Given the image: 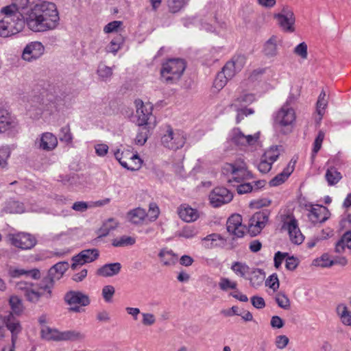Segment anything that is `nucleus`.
Masks as SVG:
<instances>
[{
	"label": "nucleus",
	"mask_w": 351,
	"mask_h": 351,
	"mask_svg": "<svg viewBox=\"0 0 351 351\" xmlns=\"http://www.w3.org/2000/svg\"><path fill=\"white\" fill-rule=\"evenodd\" d=\"M140 128L138 131L137 135L135 138V143L138 145H143L149 136L150 129L154 128V127H148V126H139Z\"/></svg>",
	"instance_id": "obj_35"
},
{
	"label": "nucleus",
	"mask_w": 351,
	"mask_h": 351,
	"mask_svg": "<svg viewBox=\"0 0 351 351\" xmlns=\"http://www.w3.org/2000/svg\"><path fill=\"white\" fill-rule=\"evenodd\" d=\"M68 267L67 262H59L49 269L47 275L37 285L21 281L16 284V288L23 292L27 301L34 304L38 303L41 298L50 299L54 281L59 280Z\"/></svg>",
	"instance_id": "obj_2"
},
{
	"label": "nucleus",
	"mask_w": 351,
	"mask_h": 351,
	"mask_svg": "<svg viewBox=\"0 0 351 351\" xmlns=\"http://www.w3.org/2000/svg\"><path fill=\"white\" fill-rule=\"evenodd\" d=\"M219 287L221 290L227 291L228 289L236 290L237 288V283L234 281H231L227 278H221L219 282Z\"/></svg>",
	"instance_id": "obj_52"
},
{
	"label": "nucleus",
	"mask_w": 351,
	"mask_h": 351,
	"mask_svg": "<svg viewBox=\"0 0 351 351\" xmlns=\"http://www.w3.org/2000/svg\"><path fill=\"white\" fill-rule=\"evenodd\" d=\"M230 78L228 77L222 71L219 72L214 80L213 86L217 90L222 89Z\"/></svg>",
	"instance_id": "obj_46"
},
{
	"label": "nucleus",
	"mask_w": 351,
	"mask_h": 351,
	"mask_svg": "<svg viewBox=\"0 0 351 351\" xmlns=\"http://www.w3.org/2000/svg\"><path fill=\"white\" fill-rule=\"evenodd\" d=\"M272 163L263 157L258 165V169L263 173L269 172L271 169Z\"/></svg>",
	"instance_id": "obj_63"
},
{
	"label": "nucleus",
	"mask_w": 351,
	"mask_h": 351,
	"mask_svg": "<svg viewBox=\"0 0 351 351\" xmlns=\"http://www.w3.org/2000/svg\"><path fill=\"white\" fill-rule=\"evenodd\" d=\"M274 18L284 32L291 33L295 31V15L293 10L288 7H283L280 13L274 14Z\"/></svg>",
	"instance_id": "obj_11"
},
{
	"label": "nucleus",
	"mask_w": 351,
	"mask_h": 351,
	"mask_svg": "<svg viewBox=\"0 0 351 351\" xmlns=\"http://www.w3.org/2000/svg\"><path fill=\"white\" fill-rule=\"evenodd\" d=\"M307 45L303 42L298 45L293 50V52L301 57L302 59H306L308 56Z\"/></svg>",
	"instance_id": "obj_58"
},
{
	"label": "nucleus",
	"mask_w": 351,
	"mask_h": 351,
	"mask_svg": "<svg viewBox=\"0 0 351 351\" xmlns=\"http://www.w3.org/2000/svg\"><path fill=\"white\" fill-rule=\"evenodd\" d=\"M189 0H167V6L171 13H177L188 3Z\"/></svg>",
	"instance_id": "obj_40"
},
{
	"label": "nucleus",
	"mask_w": 351,
	"mask_h": 351,
	"mask_svg": "<svg viewBox=\"0 0 351 351\" xmlns=\"http://www.w3.org/2000/svg\"><path fill=\"white\" fill-rule=\"evenodd\" d=\"M295 163V161L293 162L292 160L290 161L287 167L284 169L282 172L276 175L269 181V185L271 186H277L284 183L293 171Z\"/></svg>",
	"instance_id": "obj_24"
},
{
	"label": "nucleus",
	"mask_w": 351,
	"mask_h": 351,
	"mask_svg": "<svg viewBox=\"0 0 351 351\" xmlns=\"http://www.w3.org/2000/svg\"><path fill=\"white\" fill-rule=\"evenodd\" d=\"M315 265L321 267H328L333 265L332 260L329 258L326 254H323L319 258L316 259Z\"/></svg>",
	"instance_id": "obj_59"
},
{
	"label": "nucleus",
	"mask_w": 351,
	"mask_h": 351,
	"mask_svg": "<svg viewBox=\"0 0 351 351\" xmlns=\"http://www.w3.org/2000/svg\"><path fill=\"white\" fill-rule=\"evenodd\" d=\"M325 134L322 130H319L317 137L315 139L313 143V155L312 157L314 158L315 154L319 151L322 147V145L323 141L324 139Z\"/></svg>",
	"instance_id": "obj_54"
},
{
	"label": "nucleus",
	"mask_w": 351,
	"mask_h": 351,
	"mask_svg": "<svg viewBox=\"0 0 351 351\" xmlns=\"http://www.w3.org/2000/svg\"><path fill=\"white\" fill-rule=\"evenodd\" d=\"M115 289L112 285L104 286L102 289V296L106 302L112 301V296L114 295Z\"/></svg>",
	"instance_id": "obj_57"
},
{
	"label": "nucleus",
	"mask_w": 351,
	"mask_h": 351,
	"mask_svg": "<svg viewBox=\"0 0 351 351\" xmlns=\"http://www.w3.org/2000/svg\"><path fill=\"white\" fill-rule=\"evenodd\" d=\"M186 137L183 131L173 130L170 125H166L161 136L162 145L171 150H178L184 147Z\"/></svg>",
	"instance_id": "obj_7"
},
{
	"label": "nucleus",
	"mask_w": 351,
	"mask_h": 351,
	"mask_svg": "<svg viewBox=\"0 0 351 351\" xmlns=\"http://www.w3.org/2000/svg\"><path fill=\"white\" fill-rule=\"evenodd\" d=\"M250 276L247 277L246 279L250 280V283L252 287L257 288L261 286L264 280L265 276L264 273L260 269H250Z\"/></svg>",
	"instance_id": "obj_32"
},
{
	"label": "nucleus",
	"mask_w": 351,
	"mask_h": 351,
	"mask_svg": "<svg viewBox=\"0 0 351 351\" xmlns=\"http://www.w3.org/2000/svg\"><path fill=\"white\" fill-rule=\"evenodd\" d=\"M291 100L292 98L289 97L274 116V125L285 134L291 132L296 118L295 110L290 106Z\"/></svg>",
	"instance_id": "obj_4"
},
{
	"label": "nucleus",
	"mask_w": 351,
	"mask_h": 351,
	"mask_svg": "<svg viewBox=\"0 0 351 351\" xmlns=\"http://www.w3.org/2000/svg\"><path fill=\"white\" fill-rule=\"evenodd\" d=\"M197 234L196 230L192 226L184 227L182 232L180 233V236L186 239H191L194 237Z\"/></svg>",
	"instance_id": "obj_62"
},
{
	"label": "nucleus",
	"mask_w": 351,
	"mask_h": 351,
	"mask_svg": "<svg viewBox=\"0 0 351 351\" xmlns=\"http://www.w3.org/2000/svg\"><path fill=\"white\" fill-rule=\"evenodd\" d=\"M117 225L118 223L115 221L114 219H109L99 229V237L107 236L111 230L117 228Z\"/></svg>",
	"instance_id": "obj_48"
},
{
	"label": "nucleus",
	"mask_w": 351,
	"mask_h": 351,
	"mask_svg": "<svg viewBox=\"0 0 351 351\" xmlns=\"http://www.w3.org/2000/svg\"><path fill=\"white\" fill-rule=\"evenodd\" d=\"M117 225L118 223L115 221L114 219H109L99 229V237L107 236L111 230L117 228Z\"/></svg>",
	"instance_id": "obj_47"
},
{
	"label": "nucleus",
	"mask_w": 351,
	"mask_h": 351,
	"mask_svg": "<svg viewBox=\"0 0 351 351\" xmlns=\"http://www.w3.org/2000/svg\"><path fill=\"white\" fill-rule=\"evenodd\" d=\"M228 232L239 238L242 237L245 232V226L242 225V219L240 215H232L226 223Z\"/></svg>",
	"instance_id": "obj_21"
},
{
	"label": "nucleus",
	"mask_w": 351,
	"mask_h": 351,
	"mask_svg": "<svg viewBox=\"0 0 351 351\" xmlns=\"http://www.w3.org/2000/svg\"><path fill=\"white\" fill-rule=\"evenodd\" d=\"M235 111H237V117L236 121L237 123H240L245 117L247 115L252 114L254 112V110L252 108H247L246 107H241V106H230Z\"/></svg>",
	"instance_id": "obj_44"
},
{
	"label": "nucleus",
	"mask_w": 351,
	"mask_h": 351,
	"mask_svg": "<svg viewBox=\"0 0 351 351\" xmlns=\"http://www.w3.org/2000/svg\"><path fill=\"white\" fill-rule=\"evenodd\" d=\"M135 242V238L130 236H123L120 238L114 239L112 241V245L114 247L129 246L133 245Z\"/></svg>",
	"instance_id": "obj_45"
},
{
	"label": "nucleus",
	"mask_w": 351,
	"mask_h": 351,
	"mask_svg": "<svg viewBox=\"0 0 351 351\" xmlns=\"http://www.w3.org/2000/svg\"><path fill=\"white\" fill-rule=\"evenodd\" d=\"M121 38L120 37L115 38L112 39L106 47V52L115 54L121 49Z\"/></svg>",
	"instance_id": "obj_55"
},
{
	"label": "nucleus",
	"mask_w": 351,
	"mask_h": 351,
	"mask_svg": "<svg viewBox=\"0 0 351 351\" xmlns=\"http://www.w3.org/2000/svg\"><path fill=\"white\" fill-rule=\"evenodd\" d=\"M10 242L14 246L22 250H29L34 247L36 240L28 233L21 232L10 237Z\"/></svg>",
	"instance_id": "obj_17"
},
{
	"label": "nucleus",
	"mask_w": 351,
	"mask_h": 351,
	"mask_svg": "<svg viewBox=\"0 0 351 351\" xmlns=\"http://www.w3.org/2000/svg\"><path fill=\"white\" fill-rule=\"evenodd\" d=\"M160 211L158 206L155 203H151L149 206V211L147 213V215L149 216L150 219L152 221H155L158 215H159Z\"/></svg>",
	"instance_id": "obj_64"
},
{
	"label": "nucleus",
	"mask_w": 351,
	"mask_h": 351,
	"mask_svg": "<svg viewBox=\"0 0 351 351\" xmlns=\"http://www.w3.org/2000/svg\"><path fill=\"white\" fill-rule=\"evenodd\" d=\"M282 228L287 230L289 239L293 243L300 245L303 242L304 237L298 228L295 219H291L289 221H285Z\"/></svg>",
	"instance_id": "obj_20"
},
{
	"label": "nucleus",
	"mask_w": 351,
	"mask_h": 351,
	"mask_svg": "<svg viewBox=\"0 0 351 351\" xmlns=\"http://www.w3.org/2000/svg\"><path fill=\"white\" fill-rule=\"evenodd\" d=\"M280 149L281 146L271 147L265 152L263 157L273 164L278 158Z\"/></svg>",
	"instance_id": "obj_42"
},
{
	"label": "nucleus",
	"mask_w": 351,
	"mask_h": 351,
	"mask_svg": "<svg viewBox=\"0 0 351 351\" xmlns=\"http://www.w3.org/2000/svg\"><path fill=\"white\" fill-rule=\"evenodd\" d=\"M275 300L279 307L285 310H287L290 308V300L285 293H277L275 298Z\"/></svg>",
	"instance_id": "obj_51"
},
{
	"label": "nucleus",
	"mask_w": 351,
	"mask_h": 351,
	"mask_svg": "<svg viewBox=\"0 0 351 351\" xmlns=\"http://www.w3.org/2000/svg\"><path fill=\"white\" fill-rule=\"evenodd\" d=\"M325 178L328 184L332 186L337 184L341 179V175L335 168H330L327 170Z\"/></svg>",
	"instance_id": "obj_38"
},
{
	"label": "nucleus",
	"mask_w": 351,
	"mask_h": 351,
	"mask_svg": "<svg viewBox=\"0 0 351 351\" xmlns=\"http://www.w3.org/2000/svg\"><path fill=\"white\" fill-rule=\"evenodd\" d=\"M44 51L45 47L40 42H31L25 47L21 57L25 61L32 62L40 58Z\"/></svg>",
	"instance_id": "obj_16"
},
{
	"label": "nucleus",
	"mask_w": 351,
	"mask_h": 351,
	"mask_svg": "<svg viewBox=\"0 0 351 351\" xmlns=\"http://www.w3.org/2000/svg\"><path fill=\"white\" fill-rule=\"evenodd\" d=\"M255 95L252 93H243L237 96L230 104V106L246 107L255 101Z\"/></svg>",
	"instance_id": "obj_30"
},
{
	"label": "nucleus",
	"mask_w": 351,
	"mask_h": 351,
	"mask_svg": "<svg viewBox=\"0 0 351 351\" xmlns=\"http://www.w3.org/2000/svg\"><path fill=\"white\" fill-rule=\"evenodd\" d=\"M231 269L236 275L244 278H247V276L250 274V268L247 264L239 261L232 264Z\"/></svg>",
	"instance_id": "obj_33"
},
{
	"label": "nucleus",
	"mask_w": 351,
	"mask_h": 351,
	"mask_svg": "<svg viewBox=\"0 0 351 351\" xmlns=\"http://www.w3.org/2000/svg\"><path fill=\"white\" fill-rule=\"evenodd\" d=\"M136 123L138 126L155 127V119L152 115L153 106L149 103H144L141 99H136Z\"/></svg>",
	"instance_id": "obj_8"
},
{
	"label": "nucleus",
	"mask_w": 351,
	"mask_h": 351,
	"mask_svg": "<svg viewBox=\"0 0 351 351\" xmlns=\"http://www.w3.org/2000/svg\"><path fill=\"white\" fill-rule=\"evenodd\" d=\"M41 337L47 341H62V331L56 328L45 326L40 331Z\"/></svg>",
	"instance_id": "obj_27"
},
{
	"label": "nucleus",
	"mask_w": 351,
	"mask_h": 351,
	"mask_svg": "<svg viewBox=\"0 0 351 351\" xmlns=\"http://www.w3.org/2000/svg\"><path fill=\"white\" fill-rule=\"evenodd\" d=\"M5 208L10 213H22L25 211L23 204L14 200L10 201Z\"/></svg>",
	"instance_id": "obj_50"
},
{
	"label": "nucleus",
	"mask_w": 351,
	"mask_h": 351,
	"mask_svg": "<svg viewBox=\"0 0 351 351\" xmlns=\"http://www.w3.org/2000/svg\"><path fill=\"white\" fill-rule=\"evenodd\" d=\"M57 137L51 132H44L35 141V145L40 150L53 151L58 146Z\"/></svg>",
	"instance_id": "obj_18"
},
{
	"label": "nucleus",
	"mask_w": 351,
	"mask_h": 351,
	"mask_svg": "<svg viewBox=\"0 0 351 351\" xmlns=\"http://www.w3.org/2000/svg\"><path fill=\"white\" fill-rule=\"evenodd\" d=\"M186 69V62L180 58H172L164 62L160 69L161 79L167 84L176 83Z\"/></svg>",
	"instance_id": "obj_5"
},
{
	"label": "nucleus",
	"mask_w": 351,
	"mask_h": 351,
	"mask_svg": "<svg viewBox=\"0 0 351 351\" xmlns=\"http://www.w3.org/2000/svg\"><path fill=\"white\" fill-rule=\"evenodd\" d=\"M19 131L20 127L16 117L12 116L7 110L0 108V134L6 133L14 137Z\"/></svg>",
	"instance_id": "obj_10"
},
{
	"label": "nucleus",
	"mask_w": 351,
	"mask_h": 351,
	"mask_svg": "<svg viewBox=\"0 0 351 351\" xmlns=\"http://www.w3.org/2000/svg\"><path fill=\"white\" fill-rule=\"evenodd\" d=\"M220 239V236L217 234H211L202 239L203 243L205 247L208 249L213 248L214 247L213 242L216 241Z\"/></svg>",
	"instance_id": "obj_60"
},
{
	"label": "nucleus",
	"mask_w": 351,
	"mask_h": 351,
	"mask_svg": "<svg viewBox=\"0 0 351 351\" xmlns=\"http://www.w3.org/2000/svg\"><path fill=\"white\" fill-rule=\"evenodd\" d=\"M259 138V132L254 134H245L239 128L232 130L230 139L233 143L237 145L246 146L254 145Z\"/></svg>",
	"instance_id": "obj_15"
},
{
	"label": "nucleus",
	"mask_w": 351,
	"mask_h": 351,
	"mask_svg": "<svg viewBox=\"0 0 351 351\" xmlns=\"http://www.w3.org/2000/svg\"><path fill=\"white\" fill-rule=\"evenodd\" d=\"M121 269V265L119 263L105 264L97 269V274L104 277H110L118 274Z\"/></svg>",
	"instance_id": "obj_25"
},
{
	"label": "nucleus",
	"mask_w": 351,
	"mask_h": 351,
	"mask_svg": "<svg viewBox=\"0 0 351 351\" xmlns=\"http://www.w3.org/2000/svg\"><path fill=\"white\" fill-rule=\"evenodd\" d=\"M147 216L146 210L141 208H136L127 214V218L129 221L134 224H139L142 223Z\"/></svg>",
	"instance_id": "obj_28"
},
{
	"label": "nucleus",
	"mask_w": 351,
	"mask_h": 351,
	"mask_svg": "<svg viewBox=\"0 0 351 351\" xmlns=\"http://www.w3.org/2000/svg\"><path fill=\"white\" fill-rule=\"evenodd\" d=\"M178 213L180 217L186 222L194 221L199 217L197 210L189 206H181Z\"/></svg>",
	"instance_id": "obj_29"
},
{
	"label": "nucleus",
	"mask_w": 351,
	"mask_h": 351,
	"mask_svg": "<svg viewBox=\"0 0 351 351\" xmlns=\"http://www.w3.org/2000/svg\"><path fill=\"white\" fill-rule=\"evenodd\" d=\"M122 25V22L119 21H114L108 23L104 28V32L106 34L117 32Z\"/></svg>",
	"instance_id": "obj_61"
},
{
	"label": "nucleus",
	"mask_w": 351,
	"mask_h": 351,
	"mask_svg": "<svg viewBox=\"0 0 351 351\" xmlns=\"http://www.w3.org/2000/svg\"><path fill=\"white\" fill-rule=\"evenodd\" d=\"M10 149L8 146L0 147V167L5 168L8 165V160L10 156Z\"/></svg>",
	"instance_id": "obj_53"
},
{
	"label": "nucleus",
	"mask_w": 351,
	"mask_h": 351,
	"mask_svg": "<svg viewBox=\"0 0 351 351\" xmlns=\"http://www.w3.org/2000/svg\"><path fill=\"white\" fill-rule=\"evenodd\" d=\"M9 304L12 312L17 315H21L24 310L22 300L16 295H12L10 298Z\"/></svg>",
	"instance_id": "obj_36"
},
{
	"label": "nucleus",
	"mask_w": 351,
	"mask_h": 351,
	"mask_svg": "<svg viewBox=\"0 0 351 351\" xmlns=\"http://www.w3.org/2000/svg\"><path fill=\"white\" fill-rule=\"evenodd\" d=\"M24 24L35 32L54 29L59 24L56 5L42 0H17Z\"/></svg>",
	"instance_id": "obj_1"
},
{
	"label": "nucleus",
	"mask_w": 351,
	"mask_h": 351,
	"mask_svg": "<svg viewBox=\"0 0 351 351\" xmlns=\"http://www.w3.org/2000/svg\"><path fill=\"white\" fill-rule=\"evenodd\" d=\"M5 326L12 334V342L16 343L17 336L22 330V326L12 313L5 315Z\"/></svg>",
	"instance_id": "obj_23"
},
{
	"label": "nucleus",
	"mask_w": 351,
	"mask_h": 351,
	"mask_svg": "<svg viewBox=\"0 0 351 351\" xmlns=\"http://www.w3.org/2000/svg\"><path fill=\"white\" fill-rule=\"evenodd\" d=\"M85 338V335L76 330L62 331V341H81Z\"/></svg>",
	"instance_id": "obj_34"
},
{
	"label": "nucleus",
	"mask_w": 351,
	"mask_h": 351,
	"mask_svg": "<svg viewBox=\"0 0 351 351\" xmlns=\"http://www.w3.org/2000/svg\"><path fill=\"white\" fill-rule=\"evenodd\" d=\"M59 139L61 142L70 145L73 142V135L69 125L62 127L60 130Z\"/></svg>",
	"instance_id": "obj_39"
},
{
	"label": "nucleus",
	"mask_w": 351,
	"mask_h": 351,
	"mask_svg": "<svg viewBox=\"0 0 351 351\" xmlns=\"http://www.w3.org/2000/svg\"><path fill=\"white\" fill-rule=\"evenodd\" d=\"M65 302L70 306L69 311L81 313L84 311L82 306H86L90 304L89 297L79 291H70L66 293L64 297Z\"/></svg>",
	"instance_id": "obj_9"
},
{
	"label": "nucleus",
	"mask_w": 351,
	"mask_h": 351,
	"mask_svg": "<svg viewBox=\"0 0 351 351\" xmlns=\"http://www.w3.org/2000/svg\"><path fill=\"white\" fill-rule=\"evenodd\" d=\"M330 215V213L326 207L316 205L309 210L308 217L312 223H317L325 222Z\"/></svg>",
	"instance_id": "obj_22"
},
{
	"label": "nucleus",
	"mask_w": 351,
	"mask_h": 351,
	"mask_svg": "<svg viewBox=\"0 0 351 351\" xmlns=\"http://www.w3.org/2000/svg\"><path fill=\"white\" fill-rule=\"evenodd\" d=\"M232 198V193L224 187H216L209 195L210 203L215 208L230 202Z\"/></svg>",
	"instance_id": "obj_13"
},
{
	"label": "nucleus",
	"mask_w": 351,
	"mask_h": 351,
	"mask_svg": "<svg viewBox=\"0 0 351 351\" xmlns=\"http://www.w3.org/2000/svg\"><path fill=\"white\" fill-rule=\"evenodd\" d=\"M235 111H237V117L236 121L237 123H240L245 117L247 115L252 114L254 112V110L252 108H247L246 107H241V106H230Z\"/></svg>",
	"instance_id": "obj_43"
},
{
	"label": "nucleus",
	"mask_w": 351,
	"mask_h": 351,
	"mask_svg": "<svg viewBox=\"0 0 351 351\" xmlns=\"http://www.w3.org/2000/svg\"><path fill=\"white\" fill-rule=\"evenodd\" d=\"M99 256V251L96 248L86 249L81 251L77 255L73 256L71 269H77L78 266L86 263H90L97 260Z\"/></svg>",
	"instance_id": "obj_14"
},
{
	"label": "nucleus",
	"mask_w": 351,
	"mask_h": 351,
	"mask_svg": "<svg viewBox=\"0 0 351 351\" xmlns=\"http://www.w3.org/2000/svg\"><path fill=\"white\" fill-rule=\"evenodd\" d=\"M269 215L270 211L265 209L252 215L248 224L249 232L252 235L256 236L261 232L269 221Z\"/></svg>",
	"instance_id": "obj_12"
},
{
	"label": "nucleus",
	"mask_w": 351,
	"mask_h": 351,
	"mask_svg": "<svg viewBox=\"0 0 351 351\" xmlns=\"http://www.w3.org/2000/svg\"><path fill=\"white\" fill-rule=\"evenodd\" d=\"M280 40L276 36H272L268 39L263 47L264 54L269 58L274 57L278 54V43Z\"/></svg>",
	"instance_id": "obj_26"
},
{
	"label": "nucleus",
	"mask_w": 351,
	"mask_h": 351,
	"mask_svg": "<svg viewBox=\"0 0 351 351\" xmlns=\"http://www.w3.org/2000/svg\"><path fill=\"white\" fill-rule=\"evenodd\" d=\"M17 0H12L10 5L3 7L1 12L4 17L0 21V37L8 38L21 32L24 27Z\"/></svg>",
	"instance_id": "obj_3"
},
{
	"label": "nucleus",
	"mask_w": 351,
	"mask_h": 351,
	"mask_svg": "<svg viewBox=\"0 0 351 351\" xmlns=\"http://www.w3.org/2000/svg\"><path fill=\"white\" fill-rule=\"evenodd\" d=\"M245 63V58L243 55H238L228 61L223 67L222 71L228 77L232 79L237 73L240 71Z\"/></svg>",
	"instance_id": "obj_19"
},
{
	"label": "nucleus",
	"mask_w": 351,
	"mask_h": 351,
	"mask_svg": "<svg viewBox=\"0 0 351 351\" xmlns=\"http://www.w3.org/2000/svg\"><path fill=\"white\" fill-rule=\"evenodd\" d=\"M130 159L132 164L130 166L128 165V167H125V169L131 171H136L141 168L143 160L139 158L137 154H133Z\"/></svg>",
	"instance_id": "obj_56"
},
{
	"label": "nucleus",
	"mask_w": 351,
	"mask_h": 351,
	"mask_svg": "<svg viewBox=\"0 0 351 351\" xmlns=\"http://www.w3.org/2000/svg\"><path fill=\"white\" fill-rule=\"evenodd\" d=\"M221 171L224 175H231V178L228 180L229 183H239L252 178V173L247 169V166L242 158H239L232 163L225 164Z\"/></svg>",
	"instance_id": "obj_6"
},
{
	"label": "nucleus",
	"mask_w": 351,
	"mask_h": 351,
	"mask_svg": "<svg viewBox=\"0 0 351 351\" xmlns=\"http://www.w3.org/2000/svg\"><path fill=\"white\" fill-rule=\"evenodd\" d=\"M97 73L101 80L107 81L112 75V69L111 67L107 66L104 64H99Z\"/></svg>",
	"instance_id": "obj_49"
},
{
	"label": "nucleus",
	"mask_w": 351,
	"mask_h": 351,
	"mask_svg": "<svg viewBox=\"0 0 351 351\" xmlns=\"http://www.w3.org/2000/svg\"><path fill=\"white\" fill-rule=\"evenodd\" d=\"M61 101V98L58 96H55L51 93H47L45 99L43 101V104L45 106L43 109L49 110L52 108H57V106Z\"/></svg>",
	"instance_id": "obj_37"
},
{
	"label": "nucleus",
	"mask_w": 351,
	"mask_h": 351,
	"mask_svg": "<svg viewBox=\"0 0 351 351\" xmlns=\"http://www.w3.org/2000/svg\"><path fill=\"white\" fill-rule=\"evenodd\" d=\"M328 101L326 99V93L322 90L320 93L317 101V112L319 116V121L322 119Z\"/></svg>",
	"instance_id": "obj_41"
},
{
	"label": "nucleus",
	"mask_w": 351,
	"mask_h": 351,
	"mask_svg": "<svg viewBox=\"0 0 351 351\" xmlns=\"http://www.w3.org/2000/svg\"><path fill=\"white\" fill-rule=\"evenodd\" d=\"M158 256L162 264L166 266L174 265L178 260L177 256L173 251L167 249H162L158 254Z\"/></svg>",
	"instance_id": "obj_31"
}]
</instances>
